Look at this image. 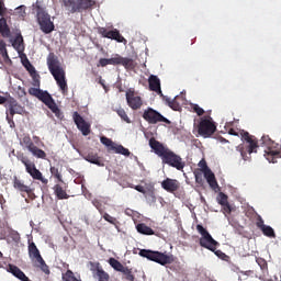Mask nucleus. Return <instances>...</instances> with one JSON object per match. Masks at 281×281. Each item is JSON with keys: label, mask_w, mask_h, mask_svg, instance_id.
Returning <instances> with one entry per match:
<instances>
[{"label": "nucleus", "mask_w": 281, "mask_h": 281, "mask_svg": "<svg viewBox=\"0 0 281 281\" xmlns=\"http://www.w3.org/2000/svg\"><path fill=\"white\" fill-rule=\"evenodd\" d=\"M149 146L151 150H154L155 155L161 158L162 164H167V166L176 168V170H183V168H186L183 158L175 154V151L170 150L168 147L164 146V144H161L155 137L149 139Z\"/></svg>", "instance_id": "f257e3e1"}, {"label": "nucleus", "mask_w": 281, "mask_h": 281, "mask_svg": "<svg viewBox=\"0 0 281 281\" xmlns=\"http://www.w3.org/2000/svg\"><path fill=\"white\" fill-rule=\"evenodd\" d=\"M47 67L53 78H55L57 86L63 93H67L69 88L67 87V79L65 78V70L60 67V61L54 53H49L47 56Z\"/></svg>", "instance_id": "f03ea898"}, {"label": "nucleus", "mask_w": 281, "mask_h": 281, "mask_svg": "<svg viewBox=\"0 0 281 281\" xmlns=\"http://www.w3.org/2000/svg\"><path fill=\"white\" fill-rule=\"evenodd\" d=\"M29 94L33 95V98H37L40 102H43V104H45V106H47L52 111V113L56 115L58 120H63V117H65V115L63 114V111H60V108H58V104H56V101L54 100L52 94H49V92L44 91L37 87V88H30Z\"/></svg>", "instance_id": "7ed1b4c3"}, {"label": "nucleus", "mask_w": 281, "mask_h": 281, "mask_svg": "<svg viewBox=\"0 0 281 281\" xmlns=\"http://www.w3.org/2000/svg\"><path fill=\"white\" fill-rule=\"evenodd\" d=\"M15 157L18 161H21V164H23L27 175H30L32 179H34L35 181H41L43 186H47L49 183V180H47V178H44L43 172H41V170L36 168V164L30 160V158L23 151H18Z\"/></svg>", "instance_id": "20e7f679"}, {"label": "nucleus", "mask_w": 281, "mask_h": 281, "mask_svg": "<svg viewBox=\"0 0 281 281\" xmlns=\"http://www.w3.org/2000/svg\"><path fill=\"white\" fill-rule=\"evenodd\" d=\"M139 256H142V258H147V260H150L151 262H157V265H161V267L175 262V257L172 255L155 250L140 249Z\"/></svg>", "instance_id": "39448f33"}, {"label": "nucleus", "mask_w": 281, "mask_h": 281, "mask_svg": "<svg viewBox=\"0 0 281 281\" xmlns=\"http://www.w3.org/2000/svg\"><path fill=\"white\" fill-rule=\"evenodd\" d=\"M241 137L244 142L248 143V146L245 147V145H239L237 146V151L240 153L241 159H244V161H247V159H249V156L247 155L258 153V138L250 135L249 132L241 133Z\"/></svg>", "instance_id": "423d86ee"}, {"label": "nucleus", "mask_w": 281, "mask_h": 281, "mask_svg": "<svg viewBox=\"0 0 281 281\" xmlns=\"http://www.w3.org/2000/svg\"><path fill=\"white\" fill-rule=\"evenodd\" d=\"M35 8L40 30H42L44 34H52V32L56 30L54 22H52V15H49V13H47L40 4H36Z\"/></svg>", "instance_id": "0eeeda50"}, {"label": "nucleus", "mask_w": 281, "mask_h": 281, "mask_svg": "<svg viewBox=\"0 0 281 281\" xmlns=\"http://www.w3.org/2000/svg\"><path fill=\"white\" fill-rule=\"evenodd\" d=\"M29 256L31 260H33L35 267L41 269L45 276H49V266L45 262V259H43V256H41V250H38V247H36V244L32 241L29 244Z\"/></svg>", "instance_id": "6e6552de"}, {"label": "nucleus", "mask_w": 281, "mask_h": 281, "mask_svg": "<svg viewBox=\"0 0 281 281\" xmlns=\"http://www.w3.org/2000/svg\"><path fill=\"white\" fill-rule=\"evenodd\" d=\"M196 231L201 234V238H200V245L202 247H204V249H209V251H213L216 254V256H218V251H216V247H218V241H216L214 239V237H212V235L210 234V232H207V229H205V227H203V225L198 224L196 225Z\"/></svg>", "instance_id": "1a4fd4ad"}, {"label": "nucleus", "mask_w": 281, "mask_h": 281, "mask_svg": "<svg viewBox=\"0 0 281 281\" xmlns=\"http://www.w3.org/2000/svg\"><path fill=\"white\" fill-rule=\"evenodd\" d=\"M198 133L201 137H212L216 133V124L212 120V116H204L201 119L198 126Z\"/></svg>", "instance_id": "9d476101"}, {"label": "nucleus", "mask_w": 281, "mask_h": 281, "mask_svg": "<svg viewBox=\"0 0 281 281\" xmlns=\"http://www.w3.org/2000/svg\"><path fill=\"white\" fill-rule=\"evenodd\" d=\"M11 117L9 115H7V120L10 124V126H14V115H23V113H25V108H23L21 104H19V102L15 101L14 98L9 97L7 104H5Z\"/></svg>", "instance_id": "9b49d317"}, {"label": "nucleus", "mask_w": 281, "mask_h": 281, "mask_svg": "<svg viewBox=\"0 0 281 281\" xmlns=\"http://www.w3.org/2000/svg\"><path fill=\"white\" fill-rule=\"evenodd\" d=\"M143 119L148 122V124H159V122H165V124H170V120L166 119L161 113L153 108H148L143 113Z\"/></svg>", "instance_id": "f8f14e48"}, {"label": "nucleus", "mask_w": 281, "mask_h": 281, "mask_svg": "<svg viewBox=\"0 0 281 281\" xmlns=\"http://www.w3.org/2000/svg\"><path fill=\"white\" fill-rule=\"evenodd\" d=\"M63 5L71 14H76V12H80L81 10H89L92 8L90 4L85 2V0H63Z\"/></svg>", "instance_id": "ddd939ff"}, {"label": "nucleus", "mask_w": 281, "mask_h": 281, "mask_svg": "<svg viewBox=\"0 0 281 281\" xmlns=\"http://www.w3.org/2000/svg\"><path fill=\"white\" fill-rule=\"evenodd\" d=\"M199 167L202 168V172H203L204 178L206 179V182L209 183L210 188L212 190H218V181H216V176L214 175L212 169H210V167H207V162H205V160H201L199 162Z\"/></svg>", "instance_id": "4468645a"}, {"label": "nucleus", "mask_w": 281, "mask_h": 281, "mask_svg": "<svg viewBox=\"0 0 281 281\" xmlns=\"http://www.w3.org/2000/svg\"><path fill=\"white\" fill-rule=\"evenodd\" d=\"M72 120L80 133L87 137V135L91 134V123L87 122L82 115L78 112L72 113Z\"/></svg>", "instance_id": "2eb2a0df"}, {"label": "nucleus", "mask_w": 281, "mask_h": 281, "mask_svg": "<svg viewBox=\"0 0 281 281\" xmlns=\"http://www.w3.org/2000/svg\"><path fill=\"white\" fill-rule=\"evenodd\" d=\"M127 104L133 111H137L142 109L144 102L142 101V97L135 95V91L128 90L125 94Z\"/></svg>", "instance_id": "dca6fc26"}, {"label": "nucleus", "mask_w": 281, "mask_h": 281, "mask_svg": "<svg viewBox=\"0 0 281 281\" xmlns=\"http://www.w3.org/2000/svg\"><path fill=\"white\" fill-rule=\"evenodd\" d=\"M161 188L169 192L170 194H175L181 188V182L177 179L167 178L161 182Z\"/></svg>", "instance_id": "f3484780"}, {"label": "nucleus", "mask_w": 281, "mask_h": 281, "mask_svg": "<svg viewBox=\"0 0 281 281\" xmlns=\"http://www.w3.org/2000/svg\"><path fill=\"white\" fill-rule=\"evenodd\" d=\"M261 144L262 146H266L268 150H265V156L267 153H281V150H278L280 148V144L276 143L269 135H263L261 137Z\"/></svg>", "instance_id": "a211bd4d"}, {"label": "nucleus", "mask_w": 281, "mask_h": 281, "mask_svg": "<svg viewBox=\"0 0 281 281\" xmlns=\"http://www.w3.org/2000/svg\"><path fill=\"white\" fill-rule=\"evenodd\" d=\"M13 188L14 190H18V192H25L31 196V194H34V189H32L30 186H26L23 180H21L19 177H13Z\"/></svg>", "instance_id": "6ab92c4d"}, {"label": "nucleus", "mask_w": 281, "mask_h": 281, "mask_svg": "<svg viewBox=\"0 0 281 281\" xmlns=\"http://www.w3.org/2000/svg\"><path fill=\"white\" fill-rule=\"evenodd\" d=\"M149 91H154L158 95L164 97V92H161V80L159 77L155 75H150L148 78Z\"/></svg>", "instance_id": "aec40b11"}, {"label": "nucleus", "mask_w": 281, "mask_h": 281, "mask_svg": "<svg viewBox=\"0 0 281 281\" xmlns=\"http://www.w3.org/2000/svg\"><path fill=\"white\" fill-rule=\"evenodd\" d=\"M86 161H89V164H94L95 166H104V160L102 157L98 156V153L90 151L85 156Z\"/></svg>", "instance_id": "412c9836"}, {"label": "nucleus", "mask_w": 281, "mask_h": 281, "mask_svg": "<svg viewBox=\"0 0 281 281\" xmlns=\"http://www.w3.org/2000/svg\"><path fill=\"white\" fill-rule=\"evenodd\" d=\"M9 272L12 273L18 280L30 281V278L25 276V272L14 265H9Z\"/></svg>", "instance_id": "4be33fe9"}, {"label": "nucleus", "mask_w": 281, "mask_h": 281, "mask_svg": "<svg viewBox=\"0 0 281 281\" xmlns=\"http://www.w3.org/2000/svg\"><path fill=\"white\" fill-rule=\"evenodd\" d=\"M105 36V38H111V41H116V43H126V38H124L122 34H120V31L117 29L108 31V35Z\"/></svg>", "instance_id": "5701e85b"}, {"label": "nucleus", "mask_w": 281, "mask_h": 281, "mask_svg": "<svg viewBox=\"0 0 281 281\" xmlns=\"http://www.w3.org/2000/svg\"><path fill=\"white\" fill-rule=\"evenodd\" d=\"M117 65H122L125 69H135V61L128 57L117 55Z\"/></svg>", "instance_id": "b1692460"}, {"label": "nucleus", "mask_w": 281, "mask_h": 281, "mask_svg": "<svg viewBox=\"0 0 281 281\" xmlns=\"http://www.w3.org/2000/svg\"><path fill=\"white\" fill-rule=\"evenodd\" d=\"M29 153L36 159H47V154L45 150L38 148L36 145H33L30 149Z\"/></svg>", "instance_id": "393cba45"}, {"label": "nucleus", "mask_w": 281, "mask_h": 281, "mask_svg": "<svg viewBox=\"0 0 281 281\" xmlns=\"http://www.w3.org/2000/svg\"><path fill=\"white\" fill-rule=\"evenodd\" d=\"M12 47L18 50V54L25 52V45H23V35L19 34L15 36L14 41L12 42Z\"/></svg>", "instance_id": "a878e982"}, {"label": "nucleus", "mask_w": 281, "mask_h": 281, "mask_svg": "<svg viewBox=\"0 0 281 281\" xmlns=\"http://www.w3.org/2000/svg\"><path fill=\"white\" fill-rule=\"evenodd\" d=\"M53 190H54V194L57 196L59 201L69 199V194H67V190L63 189L60 184H55Z\"/></svg>", "instance_id": "bb28decb"}, {"label": "nucleus", "mask_w": 281, "mask_h": 281, "mask_svg": "<svg viewBox=\"0 0 281 281\" xmlns=\"http://www.w3.org/2000/svg\"><path fill=\"white\" fill-rule=\"evenodd\" d=\"M138 234H143L144 236H154L155 231L150 228L148 225L142 223L136 226Z\"/></svg>", "instance_id": "cd10ccee"}, {"label": "nucleus", "mask_w": 281, "mask_h": 281, "mask_svg": "<svg viewBox=\"0 0 281 281\" xmlns=\"http://www.w3.org/2000/svg\"><path fill=\"white\" fill-rule=\"evenodd\" d=\"M26 69L30 76H32L33 78V86L41 87V80H38V74H36V68H34L32 64H29V66H26Z\"/></svg>", "instance_id": "c85d7f7f"}, {"label": "nucleus", "mask_w": 281, "mask_h": 281, "mask_svg": "<svg viewBox=\"0 0 281 281\" xmlns=\"http://www.w3.org/2000/svg\"><path fill=\"white\" fill-rule=\"evenodd\" d=\"M0 34L3 38H10V27L5 19H0Z\"/></svg>", "instance_id": "c756f323"}, {"label": "nucleus", "mask_w": 281, "mask_h": 281, "mask_svg": "<svg viewBox=\"0 0 281 281\" xmlns=\"http://www.w3.org/2000/svg\"><path fill=\"white\" fill-rule=\"evenodd\" d=\"M94 278H98V281H109V280H111V277L109 276V273L100 267L97 268V271L94 273Z\"/></svg>", "instance_id": "7c9ffc66"}, {"label": "nucleus", "mask_w": 281, "mask_h": 281, "mask_svg": "<svg viewBox=\"0 0 281 281\" xmlns=\"http://www.w3.org/2000/svg\"><path fill=\"white\" fill-rule=\"evenodd\" d=\"M112 150L116 153V155H123L124 157H131V150L128 148L123 147L122 145H115L112 147Z\"/></svg>", "instance_id": "2f4dec72"}, {"label": "nucleus", "mask_w": 281, "mask_h": 281, "mask_svg": "<svg viewBox=\"0 0 281 281\" xmlns=\"http://www.w3.org/2000/svg\"><path fill=\"white\" fill-rule=\"evenodd\" d=\"M20 144L27 150H30L34 146V142H32V137H30V134L24 135L20 140Z\"/></svg>", "instance_id": "473e14b6"}, {"label": "nucleus", "mask_w": 281, "mask_h": 281, "mask_svg": "<svg viewBox=\"0 0 281 281\" xmlns=\"http://www.w3.org/2000/svg\"><path fill=\"white\" fill-rule=\"evenodd\" d=\"M109 265H110V267H112V269H114V271H119L120 273L123 271V269L125 267L124 265H122V262H120L115 258H110Z\"/></svg>", "instance_id": "72a5a7b5"}, {"label": "nucleus", "mask_w": 281, "mask_h": 281, "mask_svg": "<svg viewBox=\"0 0 281 281\" xmlns=\"http://www.w3.org/2000/svg\"><path fill=\"white\" fill-rule=\"evenodd\" d=\"M117 54L112 58H101L99 65L101 67H106V65H117Z\"/></svg>", "instance_id": "f704fd0d"}, {"label": "nucleus", "mask_w": 281, "mask_h": 281, "mask_svg": "<svg viewBox=\"0 0 281 281\" xmlns=\"http://www.w3.org/2000/svg\"><path fill=\"white\" fill-rule=\"evenodd\" d=\"M263 236H267L268 238H276V231L271 226H263L261 229Z\"/></svg>", "instance_id": "c9c22d12"}, {"label": "nucleus", "mask_w": 281, "mask_h": 281, "mask_svg": "<svg viewBox=\"0 0 281 281\" xmlns=\"http://www.w3.org/2000/svg\"><path fill=\"white\" fill-rule=\"evenodd\" d=\"M101 144H103V146H106V148H109V150H113V146H115L116 144L113 143V140L109 137L102 136L100 138Z\"/></svg>", "instance_id": "e433bc0d"}, {"label": "nucleus", "mask_w": 281, "mask_h": 281, "mask_svg": "<svg viewBox=\"0 0 281 281\" xmlns=\"http://www.w3.org/2000/svg\"><path fill=\"white\" fill-rule=\"evenodd\" d=\"M121 273H123V276H125L126 280L135 281V274H133V269H130L128 267H124L123 271Z\"/></svg>", "instance_id": "4c0bfd02"}, {"label": "nucleus", "mask_w": 281, "mask_h": 281, "mask_svg": "<svg viewBox=\"0 0 281 281\" xmlns=\"http://www.w3.org/2000/svg\"><path fill=\"white\" fill-rule=\"evenodd\" d=\"M117 115L123 120V122H126V124H131V119L128 117V114H126V111L122 108L116 110Z\"/></svg>", "instance_id": "58836bf2"}, {"label": "nucleus", "mask_w": 281, "mask_h": 281, "mask_svg": "<svg viewBox=\"0 0 281 281\" xmlns=\"http://www.w3.org/2000/svg\"><path fill=\"white\" fill-rule=\"evenodd\" d=\"M217 203L222 206L227 205V203H229L227 194L220 192L217 195Z\"/></svg>", "instance_id": "ea45409f"}, {"label": "nucleus", "mask_w": 281, "mask_h": 281, "mask_svg": "<svg viewBox=\"0 0 281 281\" xmlns=\"http://www.w3.org/2000/svg\"><path fill=\"white\" fill-rule=\"evenodd\" d=\"M166 102L168 104V106H170V109H172L173 111H178L179 110V103L177 102V100H171L170 98H166Z\"/></svg>", "instance_id": "a19ab883"}, {"label": "nucleus", "mask_w": 281, "mask_h": 281, "mask_svg": "<svg viewBox=\"0 0 281 281\" xmlns=\"http://www.w3.org/2000/svg\"><path fill=\"white\" fill-rule=\"evenodd\" d=\"M103 218H104V221H106L111 225H117L120 223V222H117V218L109 215V213H104Z\"/></svg>", "instance_id": "79ce46f5"}, {"label": "nucleus", "mask_w": 281, "mask_h": 281, "mask_svg": "<svg viewBox=\"0 0 281 281\" xmlns=\"http://www.w3.org/2000/svg\"><path fill=\"white\" fill-rule=\"evenodd\" d=\"M15 14H18V16H20V19H25V5H20L15 9Z\"/></svg>", "instance_id": "37998d69"}, {"label": "nucleus", "mask_w": 281, "mask_h": 281, "mask_svg": "<svg viewBox=\"0 0 281 281\" xmlns=\"http://www.w3.org/2000/svg\"><path fill=\"white\" fill-rule=\"evenodd\" d=\"M256 262H257V265H259V267L262 271H267V269H268L267 260H265L262 258H257Z\"/></svg>", "instance_id": "c03bdc74"}, {"label": "nucleus", "mask_w": 281, "mask_h": 281, "mask_svg": "<svg viewBox=\"0 0 281 281\" xmlns=\"http://www.w3.org/2000/svg\"><path fill=\"white\" fill-rule=\"evenodd\" d=\"M192 110L199 116H201V115H203L205 113V110H203V108L199 106V104H193L192 105Z\"/></svg>", "instance_id": "a18cd8bd"}, {"label": "nucleus", "mask_w": 281, "mask_h": 281, "mask_svg": "<svg viewBox=\"0 0 281 281\" xmlns=\"http://www.w3.org/2000/svg\"><path fill=\"white\" fill-rule=\"evenodd\" d=\"M256 225L259 229H262L267 225H265V220H262V216L258 215Z\"/></svg>", "instance_id": "49530a36"}, {"label": "nucleus", "mask_w": 281, "mask_h": 281, "mask_svg": "<svg viewBox=\"0 0 281 281\" xmlns=\"http://www.w3.org/2000/svg\"><path fill=\"white\" fill-rule=\"evenodd\" d=\"M50 172H52V175H54V172H56V175H55L56 179H58V181H63V176L60 175V172H58V168L52 167Z\"/></svg>", "instance_id": "de8ad7c7"}, {"label": "nucleus", "mask_w": 281, "mask_h": 281, "mask_svg": "<svg viewBox=\"0 0 281 281\" xmlns=\"http://www.w3.org/2000/svg\"><path fill=\"white\" fill-rule=\"evenodd\" d=\"M98 34H100L103 38H106V36L109 34V30H106V27H99Z\"/></svg>", "instance_id": "09e8293b"}, {"label": "nucleus", "mask_w": 281, "mask_h": 281, "mask_svg": "<svg viewBox=\"0 0 281 281\" xmlns=\"http://www.w3.org/2000/svg\"><path fill=\"white\" fill-rule=\"evenodd\" d=\"M18 91H19L18 92L19 98H25V95H27V92L25 91V88L19 87Z\"/></svg>", "instance_id": "8fccbe9b"}, {"label": "nucleus", "mask_w": 281, "mask_h": 281, "mask_svg": "<svg viewBox=\"0 0 281 281\" xmlns=\"http://www.w3.org/2000/svg\"><path fill=\"white\" fill-rule=\"evenodd\" d=\"M194 177H195V183H199L201 186L203 183V175L194 173Z\"/></svg>", "instance_id": "3c124183"}, {"label": "nucleus", "mask_w": 281, "mask_h": 281, "mask_svg": "<svg viewBox=\"0 0 281 281\" xmlns=\"http://www.w3.org/2000/svg\"><path fill=\"white\" fill-rule=\"evenodd\" d=\"M1 56H2V58L4 60V63H10L11 61L10 55H8V50L2 52Z\"/></svg>", "instance_id": "603ef678"}, {"label": "nucleus", "mask_w": 281, "mask_h": 281, "mask_svg": "<svg viewBox=\"0 0 281 281\" xmlns=\"http://www.w3.org/2000/svg\"><path fill=\"white\" fill-rule=\"evenodd\" d=\"M134 190H136L137 192H140V194H146V189H144L143 186H135Z\"/></svg>", "instance_id": "864d4df0"}, {"label": "nucleus", "mask_w": 281, "mask_h": 281, "mask_svg": "<svg viewBox=\"0 0 281 281\" xmlns=\"http://www.w3.org/2000/svg\"><path fill=\"white\" fill-rule=\"evenodd\" d=\"M222 207H224V211L227 214H232V205H229V202H227L226 204L222 205Z\"/></svg>", "instance_id": "5fc2aeb1"}, {"label": "nucleus", "mask_w": 281, "mask_h": 281, "mask_svg": "<svg viewBox=\"0 0 281 281\" xmlns=\"http://www.w3.org/2000/svg\"><path fill=\"white\" fill-rule=\"evenodd\" d=\"M5 46H7L5 42L0 40V54L8 50V48H5Z\"/></svg>", "instance_id": "6e6d98bb"}, {"label": "nucleus", "mask_w": 281, "mask_h": 281, "mask_svg": "<svg viewBox=\"0 0 281 281\" xmlns=\"http://www.w3.org/2000/svg\"><path fill=\"white\" fill-rule=\"evenodd\" d=\"M0 14H5V3L0 0Z\"/></svg>", "instance_id": "4d7b16f0"}, {"label": "nucleus", "mask_w": 281, "mask_h": 281, "mask_svg": "<svg viewBox=\"0 0 281 281\" xmlns=\"http://www.w3.org/2000/svg\"><path fill=\"white\" fill-rule=\"evenodd\" d=\"M85 3H87L90 7H94L95 5V1L94 0H83Z\"/></svg>", "instance_id": "13d9d810"}, {"label": "nucleus", "mask_w": 281, "mask_h": 281, "mask_svg": "<svg viewBox=\"0 0 281 281\" xmlns=\"http://www.w3.org/2000/svg\"><path fill=\"white\" fill-rule=\"evenodd\" d=\"M0 104H8V98L0 95Z\"/></svg>", "instance_id": "bf43d9fd"}, {"label": "nucleus", "mask_w": 281, "mask_h": 281, "mask_svg": "<svg viewBox=\"0 0 281 281\" xmlns=\"http://www.w3.org/2000/svg\"><path fill=\"white\" fill-rule=\"evenodd\" d=\"M228 134H229V135H235V136L238 135V133L236 132L235 128H231V130L228 131Z\"/></svg>", "instance_id": "052dcab7"}, {"label": "nucleus", "mask_w": 281, "mask_h": 281, "mask_svg": "<svg viewBox=\"0 0 281 281\" xmlns=\"http://www.w3.org/2000/svg\"><path fill=\"white\" fill-rule=\"evenodd\" d=\"M149 196H151L153 201H156L155 191H151V192L149 193Z\"/></svg>", "instance_id": "680f3d73"}, {"label": "nucleus", "mask_w": 281, "mask_h": 281, "mask_svg": "<svg viewBox=\"0 0 281 281\" xmlns=\"http://www.w3.org/2000/svg\"><path fill=\"white\" fill-rule=\"evenodd\" d=\"M5 203V200L3 199V195L0 196V204L3 205Z\"/></svg>", "instance_id": "e2e57ef3"}, {"label": "nucleus", "mask_w": 281, "mask_h": 281, "mask_svg": "<svg viewBox=\"0 0 281 281\" xmlns=\"http://www.w3.org/2000/svg\"><path fill=\"white\" fill-rule=\"evenodd\" d=\"M33 139H34V142H41V137H38V136H33Z\"/></svg>", "instance_id": "0e129e2a"}, {"label": "nucleus", "mask_w": 281, "mask_h": 281, "mask_svg": "<svg viewBox=\"0 0 281 281\" xmlns=\"http://www.w3.org/2000/svg\"><path fill=\"white\" fill-rule=\"evenodd\" d=\"M0 258H3V252L0 251Z\"/></svg>", "instance_id": "69168bd1"}, {"label": "nucleus", "mask_w": 281, "mask_h": 281, "mask_svg": "<svg viewBox=\"0 0 281 281\" xmlns=\"http://www.w3.org/2000/svg\"><path fill=\"white\" fill-rule=\"evenodd\" d=\"M52 175H54V177H56V171H54V173H52Z\"/></svg>", "instance_id": "338daca9"}]
</instances>
